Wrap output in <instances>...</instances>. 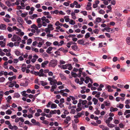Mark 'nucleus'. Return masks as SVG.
Masks as SVG:
<instances>
[{"mask_svg": "<svg viewBox=\"0 0 130 130\" xmlns=\"http://www.w3.org/2000/svg\"><path fill=\"white\" fill-rule=\"evenodd\" d=\"M11 40L13 41H17V42L14 43V45L15 46H18L21 42V39L19 36L15 35L11 38Z\"/></svg>", "mask_w": 130, "mask_h": 130, "instance_id": "obj_1", "label": "nucleus"}, {"mask_svg": "<svg viewBox=\"0 0 130 130\" xmlns=\"http://www.w3.org/2000/svg\"><path fill=\"white\" fill-rule=\"evenodd\" d=\"M57 61L55 59L51 60L49 63L48 66L50 67H54L57 64Z\"/></svg>", "mask_w": 130, "mask_h": 130, "instance_id": "obj_2", "label": "nucleus"}, {"mask_svg": "<svg viewBox=\"0 0 130 130\" xmlns=\"http://www.w3.org/2000/svg\"><path fill=\"white\" fill-rule=\"evenodd\" d=\"M52 24H49L48 25L47 27L45 28V31L46 33H50V31L54 29Z\"/></svg>", "mask_w": 130, "mask_h": 130, "instance_id": "obj_3", "label": "nucleus"}, {"mask_svg": "<svg viewBox=\"0 0 130 130\" xmlns=\"http://www.w3.org/2000/svg\"><path fill=\"white\" fill-rule=\"evenodd\" d=\"M26 93V91H24L21 92V94L23 96L26 97H28V98H32L33 97V95L31 94L29 95Z\"/></svg>", "mask_w": 130, "mask_h": 130, "instance_id": "obj_4", "label": "nucleus"}, {"mask_svg": "<svg viewBox=\"0 0 130 130\" xmlns=\"http://www.w3.org/2000/svg\"><path fill=\"white\" fill-rule=\"evenodd\" d=\"M50 113L51 115L56 114V113H57L58 115H60V111L59 109L57 110H51L50 111Z\"/></svg>", "mask_w": 130, "mask_h": 130, "instance_id": "obj_5", "label": "nucleus"}, {"mask_svg": "<svg viewBox=\"0 0 130 130\" xmlns=\"http://www.w3.org/2000/svg\"><path fill=\"white\" fill-rule=\"evenodd\" d=\"M6 45L5 39H4V41H0V45L2 47L5 46Z\"/></svg>", "mask_w": 130, "mask_h": 130, "instance_id": "obj_6", "label": "nucleus"}, {"mask_svg": "<svg viewBox=\"0 0 130 130\" xmlns=\"http://www.w3.org/2000/svg\"><path fill=\"white\" fill-rule=\"evenodd\" d=\"M102 97H104L105 98H107L108 97H109V98H113L112 96L108 95L104 92L102 94Z\"/></svg>", "mask_w": 130, "mask_h": 130, "instance_id": "obj_7", "label": "nucleus"}, {"mask_svg": "<svg viewBox=\"0 0 130 130\" xmlns=\"http://www.w3.org/2000/svg\"><path fill=\"white\" fill-rule=\"evenodd\" d=\"M59 75L62 80H66V77L62 73H60Z\"/></svg>", "mask_w": 130, "mask_h": 130, "instance_id": "obj_8", "label": "nucleus"}, {"mask_svg": "<svg viewBox=\"0 0 130 130\" xmlns=\"http://www.w3.org/2000/svg\"><path fill=\"white\" fill-rule=\"evenodd\" d=\"M68 64L63 65L62 66H60V65H58V67L61 69H66L68 68Z\"/></svg>", "mask_w": 130, "mask_h": 130, "instance_id": "obj_9", "label": "nucleus"}, {"mask_svg": "<svg viewBox=\"0 0 130 130\" xmlns=\"http://www.w3.org/2000/svg\"><path fill=\"white\" fill-rule=\"evenodd\" d=\"M17 21L19 23L23 24L24 22L23 19L21 17H19L17 19Z\"/></svg>", "mask_w": 130, "mask_h": 130, "instance_id": "obj_10", "label": "nucleus"}, {"mask_svg": "<svg viewBox=\"0 0 130 130\" xmlns=\"http://www.w3.org/2000/svg\"><path fill=\"white\" fill-rule=\"evenodd\" d=\"M48 63V61L47 60H46L42 62L41 64V66L42 67L44 68L45 66Z\"/></svg>", "mask_w": 130, "mask_h": 130, "instance_id": "obj_11", "label": "nucleus"}, {"mask_svg": "<svg viewBox=\"0 0 130 130\" xmlns=\"http://www.w3.org/2000/svg\"><path fill=\"white\" fill-rule=\"evenodd\" d=\"M118 110V109L116 108H114L113 107H111L110 108V111L111 112L117 111Z\"/></svg>", "mask_w": 130, "mask_h": 130, "instance_id": "obj_12", "label": "nucleus"}, {"mask_svg": "<svg viewBox=\"0 0 130 130\" xmlns=\"http://www.w3.org/2000/svg\"><path fill=\"white\" fill-rule=\"evenodd\" d=\"M38 17V15L37 14H33L32 15H30L29 17V18L31 19H34L35 18H37Z\"/></svg>", "mask_w": 130, "mask_h": 130, "instance_id": "obj_13", "label": "nucleus"}, {"mask_svg": "<svg viewBox=\"0 0 130 130\" xmlns=\"http://www.w3.org/2000/svg\"><path fill=\"white\" fill-rule=\"evenodd\" d=\"M73 49L75 51L78 50V46L76 45H73L71 46Z\"/></svg>", "mask_w": 130, "mask_h": 130, "instance_id": "obj_14", "label": "nucleus"}, {"mask_svg": "<svg viewBox=\"0 0 130 130\" xmlns=\"http://www.w3.org/2000/svg\"><path fill=\"white\" fill-rule=\"evenodd\" d=\"M44 72L43 70V69H41L39 71V76L41 77L42 76V75H43V72Z\"/></svg>", "mask_w": 130, "mask_h": 130, "instance_id": "obj_15", "label": "nucleus"}, {"mask_svg": "<svg viewBox=\"0 0 130 130\" xmlns=\"http://www.w3.org/2000/svg\"><path fill=\"white\" fill-rule=\"evenodd\" d=\"M53 48L52 47H48L47 49V50L46 51V52L49 54H50L51 53L50 52L52 50Z\"/></svg>", "mask_w": 130, "mask_h": 130, "instance_id": "obj_16", "label": "nucleus"}, {"mask_svg": "<svg viewBox=\"0 0 130 130\" xmlns=\"http://www.w3.org/2000/svg\"><path fill=\"white\" fill-rule=\"evenodd\" d=\"M69 16H65L64 17V18L65 20V21L66 22H68L70 21V19L69 18Z\"/></svg>", "mask_w": 130, "mask_h": 130, "instance_id": "obj_17", "label": "nucleus"}, {"mask_svg": "<svg viewBox=\"0 0 130 130\" xmlns=\"http://www.w3.org/2000/svg\"><path fill=\"white\" fill-rule=\"evenodd\" d=\"M58 50L60 51H62L64 53H66L68 52V51L67 50H65L64 48L63 47H61L58 49Z\"/></svg>", "mask_w": 130, "mask_h": 130, "instance_id": "obj_18", "label": "nucleus"}, {"mask_svg": "<svg viewBox=\"0 0 130 130\" xmlns=\"http://www.w3.org/2000/svg\"><path fill=\"white\" fill-rule=\"evenodd\" d=\"M126 24L128 27H130V17L127 19Z\"/></svg>", "mask_w": 130, "mask_h": 130, "instance_id": "obj_19", "label": "nucleus"}, {"mask_svg": "<svg viewBox=\"0 0 130 130\" xmlns=\"http://www.w3.org/2000/svg\"><path fill=\"white\" fill-rule=\"evenodd\" d=\"M77 42L78 44H83L84 43V41L83 40H78Z\"/></svg>", "mask_w": 130, "mask_h": 130, "instance_id": "obj_20", "label": "nucleus"}, {"mask_svg": "<svg viewBox=\"0 0 130 130\" xmlns=\"http://www.w3.org/2000/svg\"><path fill=\"white\" fill-rule=\"evenodd\" d=\"M107 88L108 89V91L109 92H111L113 91V90L111 89V87L110 85L108 86L107 87Z\"/></svg>", "mask_w": 130, "mask_h": 130, "instance_id": "obj_21", "label": "nucleus"}, {"mask_svg": "<svg viewBox=\"0 0 130 130\" xmlns=\"http://www.w3.org/2000/svg\"><path fill=\"white\" fill-rule=\"evenodd\" d=\"M57 81L56 80L54 79L53 80L50 82V84L51 85H55L57 83Z\"/></svg>", "mask_w": 130, "mask_h": 130, "instance_id": "obj_22", "label": "nucleus"}, {"mask_svg": "<svg viewBox=\"0 0 130 130\" xmlns=\"http://www.w3.org/2000/svg\"><path fill=\"white\" fill-rule=\"evenodd\" d=\"M69 23L71 25H74L75 24V22L72 19H71L69 21Z\"/></svg>", "mask_w": 130, "mask_h": 130, "instance_id": "obj_23", "label": "nucleus"}, {"mask_svg": "<svg viewBox=\"0 0 130 130\" xmlns=\"http://www.w3.org/2000/svg\"><path fill=\"white\" fill-rule=\"evenodd\" d=\"M126 42L127 43L128 45H130V37H127L126 39Z\"/></svg>", "mask_w": 130, "mask_h": 130, "instance_id": "obj_24", "label": "nucleus"}, {"mask_svg": "<svg viewBox=\"0 0 130 130\" xmlns=\"http://www.w3.org/2000/svg\"><path fill=\"white\" fill-rule=\"evenodd\" d=\"M75 14L73 12L71 13V15L72 17V18L74 20H75L76 18V17L75 16Z\"/></svg>", "mask_w": 130, "mask_h": 130, "instance_id": "obj_25", "label": "nucleus"}, {"mask_svg": "<svg viewBox=\"0 0 130 130\" xmlns=\"http://www.w3.org/2000/svg\"><path fill=\"white\" fill-rule=\"evenodd\" d=\"M14 29L16 31H17L16 32H20L21 31V30L20 29H19L17 28L15 26H14Z\"/></svg>", "mask_w": 130, "mask_h": 130, "instance_id": "obj_26", "label": "nucleus"}, {"mask_svg": "<svg viewBox=\"0 0 130 130\" xmlns=\"http://www.w3.org/2000/svg\"><path fill=\"white\" fill-rule=\"evenodd\" d=\"M99 13L101 14H104L105 13V11L102 9H100L98 11Z\"/></svg>", "mask_w": 130, "mask_h": 130, "instance_id": "obj_27", "label": "nucleus"}, {"mask_svg": "<svg viewBox=\"0 0 130 130\" xmlns=\"http://www.w3.org/2000/svg\"><path fill=\"white\" fill-rule=\"evenodd\" d=\"M90 78L88 77H86V79L85 80V82L86 84H87L89 82V80H90Z\"/></svg>", "mask_w": 130, "mask_h": 130, "instance_id": "obj_28", "label": "nucleus"}, {"mask_svg": "<svg viewBox=\"0 0 130 130\" xmlns=\"http://www.w3.org/2000/svg\"><path fill=\"white\" fill-rule=\"evenodd\" d=\"M16 77L15 76H13L12 77H9V80L10 81H11L13 79H16Z\"/></svg>", "mask_w": 130, "mask_h": 130, "instance_id": "obj_29", "label": "nucleus"}, {"mask_svg": "<svg viewBox=\"0 0 130 130\" xmlns=\"http://www.w3.org/2000/svg\"><path fill=\"white\" fill-rule=\"evenodd\" d=\"M95 20L96 22L99 23L101 21L102 19L98 17Z\"/></svg>", "mask_w": 130, "mask_h": 130, "instance_id": "obj_30", "label": "nucleus"}, {"mask_svg": "<svg viewBox=\"0 0 130 130\" xmlns=\"http://www.w3.org/2000/svg\"><path fill=\"white\" fill-rule=\"evenodd\" d=\"M57 107V105L56 104H52L51 106V108H55Z\"/></svg>", "mask_w": 130, "mask_h": 130, "instance_id": "obj_31", "label": "nucleus"}, {"mask_svg": "<svg viewBox=\"0 0 130 130\" xmlns=\"http://www.w3.org/2000/svg\"><path fill=\"white\" fill-rule=\"evenodd\" d=\"M32 42V40L31 39H29L27 40V43L28 45H30Z\"/></svg>", "mask_w": 130, "mask_h": 130, "instance_id": "obj_32", "label": "nucleus"}, {"mask_svg": "<svg viewBox=\"0 0 130 130\" xmlns=\"http://www.w3.org/2000/svg\"><path fill=\"white\" fill-rule=\"evenodd\" d=\"M40 82L41 85L43 86H44L47 84V82H44L43 81H41Z\"/></svg>", "mask_w": 130, "mask_h": 130, "instance_id": "obj_33", "label": "nucleus"}, {"mask_svg": "<svg viewBox=\"0 0 130 130\" xmlns=\"http://www.w3.org/2000/svg\"><path fill=\"white\" fill-rule=\"evenodd\" d=\"M71 74L72 76L73 77H76L78 76V75L77 74L73 72H72Z\"/></svg>", "mask_w": 130, "mask_h": 130, "instance_id": "obj_34", "label": "nucleus"}, {"mask_svg": "<svg viewBox=\"0 0 130 130\" xmlns=\"http://www.w3.org/2000/svg\"><path fill=\"white\" fill-rule=\"evenodd\" d=\"M70 92V91L69 90L67 89H66L64 90H61L60 91V92L61 93H63V92Z\"/></svg>", "mask_w": 130, "mask_h": 130, "instance_id": "obj_35", "label": "nucleus"}, {"mask_svg": "<svg viewBox=\"0 0 130 130\" xmlns=\"http://www.w3.org/2000/svg\"><path fill=\"white\" fill-rule=\"evenodd\" d=\"M92 101L94 102V105H96L98 101V100L96 99L95 98H93L92 100Z\"/></svg>", "mask_w": 130, "mask_h": 130, "instance_id": "obj_36", "label": "nucleus"}, {"mask_svg": "<svg viewBox=\"0 0 130 130\" xmlns=\"http://www.w3.org/2000/svg\"><path fill=\"white\" fill-rule=\"evenodd\" d=\"M16 34L20 36H22L24 35V32L21 31L20 32H16Z\"/></svg>", "mask_w": 130, "mask_h": 130, "instance_id": "obj_37", "label": "nucleus"}, {"mask_svg": "<svg viewBox=\"0 0 130 130\" xmlns=\"http://www.w3.org/2000/svg\"><path fill=\"white\" fill-rule=\"evenodd\" d=\"M2 49L0 48V55L1 56H3L5 55V53L3 52Z\"/></svg>", "mask_w": 130, "mask_h": 130, "instance_id": "obj_38", "label": "nucleus"}, {"mask_svg": "<svg viewBox=\"0 0 130 130\" xmlns=\"http://www.w3.org/2000/svg\"><path fill=\"white\" fill-rule=\"evenodd\" d=\"M88 64H89L90 66L92 67H95V65L94 64L91 62H88Z\"/></svg>", "mask_w": 130, "mask_h": 130, "instance_id": "obj_39", "label": "nucleus"}, {"mask_svg": "<svg viewBox=\"0 0 130 130\" xmlns=\"http://www.w3.org/2000/svg\"><path fill=\"white\" fill-rule=\"evenodd\" d=\"M80 100H81V103L83 105H84L86 103H87V101L86 100H85L84 101H83L81 100L80 99Z\"/></svg>", "mask_w": 130, "mask_h": 130, "instance_id": "obj_40", "label": "nucleus"}, {"mask_svg": "<svg viewBox=\"0 0 130 130\" xmlns=\"http://www.w3.org/2000/svg\"><path fill=\"white\" fill-rule=\"evenodd\" d=\"M107 125L108 127L110 128H112L115 127V125H114L110 123H109V124H107Z\"/></svg>", "mask_w": 130, "mask_h": 130, "instance_id": "obj_41", "label": "nucleus"}, {"mask_svg": "<svg viewBox=\"0 0 130 130\" xmlns=\"http://www.w3.org/2000/svg\"><path fill=\"white\" fill-rule=\"evenodd\" d=\"M90 36V34L89 32L87 33L85 36V37L86 38H88Z\"/></svg>", "mask_w": 130, "mask_h": 130, "instance_id": "obj_42", "label": "nucleus"}, {"mask_svg": "<svg viewBox=\"0 0 130 130\" xmlns=\"http://www.w3.org/2000/svg\"><path fill=\"white\" fill-rule=\"evenodd\" d=\"M13 28L14 26H13L12 28L11 27H9V31L12 32L14 30Z\"/></svg>", "mask_w": 130, "mask_h": 130, "instance_id": "obj_43", "label": "nucleus"}, {"mask_svg": "<svg viewBox=\"0 0 130 130\" xmlns=\"http://www.w3.org/2000/svg\"><path fill=\"white\" fill-rule=\"evenodd\" d=\"M68 70H71L73 68V67L70 64H68Z\"/></svg>", "mask_w": 130, "mask_h": 130, "instance_id": "obj_44", "label": "nucleus"}, {"mask_svg": "<svg viewBox=\"0 0 130 130\" xmlns=\"http://www.w3.org/2000/svg\"><path fill=\"white\" fill-rule=\"evenodd\" d=\"M43 43V42H39L38 45V46L39 47H41V46Z\"/></svg>", "mask_w": 130, "mask_h": 130, "instance_id": "obj_45", "label": "nucleus"}, {"mask_svg": "<svg viewBox=\"0 0 130 130\" xmlns=\"http://www.w3.org/2000/svg\"><path fill=\"white\" fill-rule=\"evenodd\" d=\"M9 128L12 130L13 128V126L11 125L9 122Z\"/></svg>", "mask_w": 130, "mask_h": 130, "instance_id": "obj_46", "label": "nucleus"}, {"mask_svg": "<svg viewBox=\"0 0 130 130\" xmlns=\"http://www.w3.org/2000/svg\"><path fill=\"white\" fill-rule=\"evenodd\" d=\"M80 82H79V84L81 85L83 83V81L84 80V79L82 77L80 78Z\"/></svg>", "mask_w": 130, "mask_h": 130, "instance_id": "obj_47", "label": "nucleus"}, {"mask_svg": "<svg viewBox=\"0 0 130 130\" xmlns=\"http://www.w3.org/2000/svg\"><path fill=\"white\" fill-rule=\"evenodd\" d=\"M1 29L3 30H4L6 29V26L5 25L1 24Z\"/></svg>", "mask_w": 130, "mask_h": 130, "instance_id": "obj_48", "label": "nucleus"}, {"mask_svg": "<svg viewBox=\"0 0 130 130\" xmlns=\"http://www.w3.org/2000/svg\"><path fill=\"white\" fill-rule=\"evenodd\" d=\"M78 98H86V95H82V94H80L78 95Z\"/></svg>", "mask_w": 130, "mask_h": 130, "instance_id": "obj_49", "label": "nucleus"}, {"mask_svg": "<svg viewBox=\"0 0 130 130\" xmlns=\"http://www.w3.org/2000/svg\"><path fill=\"white\" fill-rule=\"evenodd\" d=\"M50 111V109H49L45 108L44 109V112L47 113H48Z\"/></svg>", "mask_w": 130, "mask_h": 130, "instance_id": "obj_50", "label": "nucleus"}, {"mask_svg": "<svg viewBox=\"0 0 130 130\" xmlns=\"http://www.w3.org/2000/svg\"><path fill=\"white\" fill-rule=\"evenodd\" d=\"M45 44L47 46H49L51 45L52 43L49 42L47 41L46 42Z\"/></svg>", "mask_w": 130, "mask_h": 130, "instance_id": "obj_51", "label": "nucleus"}, {"mask_svg": "<svg viewBox=\"0 0 130 130\" xmlns=\"http://www.w3.org/2000/svg\"><path fill=\"white\" fill-rule=\"evenodd\" d=\"M15 54L17 56H19L21 55L20 52L19 51H15Z\"/></svg>", "mask_w": 130, "mask_h": 130, "instance_id": "obj_52", "label": "nucleus"}, {"mask_svg": "<svg viewBox=\"0 0 130 130\" xmlns=\"http://www.w3.org/2000/svg\"><path fill=\"white\" fill-rule=\"evenodd\" d=\"M80 12L82 13L85 16H86L87 15V12L86 11H82Z\"/></svg>", "mask_w": 130, "mask_h": 130, "instance_id": "obj_53", "label": "nucleus"}, {"mask_svg": "<svg viewBox=\"0 0 130 130\" xmlns=\"http://www.w3.org/2000/svg\"><path fill=\"white\" fill-rule=\"evenodd\" d=\"M42 25L43 26H46L47 25V23L45 22L42 21Z\"/></svg>", "mask_w": 130, "mask_h": 130, "instance_id": "obj_54", "label": "nucleus"}, {"mask_svg": "<svg viewBox=\"0 0 130 130\" xmlns=\"http://www.w3.org/2000/svg\"><path fill=\"white\" fill-rule=\"evenodd\" d=\"M26 23L28 24H31L32 23V21L30 20H26Z\"/></svg>", "mask_w": 130, "mask_h": 130, "instance_id": "obj_55", "label": "nucleus"}, {"mask_svg": "<svg viewBox=\"0 0 130 130\" xmlns=\"http://www.w3.org/2000/svg\"><path fill=\"white\" fill-rule=\"evenodd\" d=\"M110 29V28L109 27H106L104 29L106 30L107 32H109L110 31L109 30Z\"/></svg>", "mask_w": 130, "mask_h": 130, "instance_id": "obj_56", "label": "nucleus"}, {"mask_svg": "<svg viewBox=\"0 0 130 130\" xmlns=\"http://www.w3.org/2000/svg\"><path fill=\"white\" fill-rule=\"evenodd\" d=\"M81 101H82L81 100H79V103H78L77 104V107H80L81 106L82 104Z\"/></svg>", "mask_w": 130, "mask_h": 130, "instance_id": "obj_57", "label": "nucleus"}, {"mask_svg": "<svg viewBox=\"0 0 130 130\" xmlns=\"http://www.w3.org/2000/svg\"><path fill=\"white\" fill-rule=\"evenodd\" d=\"M14 96L15 98H19L20 95L18 93H16L15 94Z\"/></svg>", "mask_w": 130, "mask_h": 130, "instance_id": "obj_58", "label": "nucleus"}, {"mask_svg": "<svg viewBox=\"0 0 130 130\" xmlns=\"http://www.w3.org/2000/svg\"><path fill=\"white\" fill-rule=\"evenodd\" d=\"M93 32L95 34H98L99 30L97 29H95L93 30Z\"/></svg>", "mask_w": 130, "mask_h": 130, "instance_id": "obj_59", "label": "nucleus"}, {"mask_svg": "<svg viewBox=\"0 0 130 130\" xmlns=\"http://www.w3.org/2000/svg\"><path fill=\"white\" fill-rule=\"evenodd\" d=\"M27 14V13H22L21 14V16L22 17H25Z\"/></svg>", "mask_w": 130, "mask_h": 130, "instance_id": "obj_60", "label": "nucleus"}, {"mask_svg": "<svg viewBox=\"0 0 130 130\" xmlns=\"http://www.w3.org/2000/svg\"><path fill=\"white\" fill-rule=\"evenodd\" d=\"M8 62L6 61L5 62L4 64V67L5 68H7V67L6 66L8 64Z\"/></svg>", "mask_w": 130, "mask_h": 130, "instance_id": "obj_61", "label": "nucleus"}, {"mask_svg": "<svg viewBox=\"0 0 130 130\" xmlns=\"http://www.w3.org/2000/svg\"><path fill=\"white\" fill-rule=\"evenodd\" d=\"M4 92L3 91H1L0 92V98H2L3 96Z\"/></svg>", "mask_w": 130, "mask_h": 130, "instance_id": "obj_62", "label": "nucleus"}, {"mask_svg": "<svg viewBox=\"0 0 130 130\" xmlns=\"http://www.w3.org/2000/svg\"><path fill=\"white\" fill-rule=\"evenodd\" d=\"M100 92H98L95 95V97L96 98H99L100 96Z\"/></svg>", "mask_w": 130, "mask_h": 130, "instance_id": "obj_63", "label": "nucleus"}, {"mask_svg": "<svg viewBox=\"0 0 130 130\" xmlns=\"http://www.w3.org/2000/svg\"><path fill=\"white\" fill-rule=\"evenodd\" d=\"M102 129L103 130H109V128L105 126H104V127H103V129Z\"/></svg>", "mask_w": 130, "mask_h": 130, "instance_id": "obj_64", "label": "nucleus"}]
</instances>
